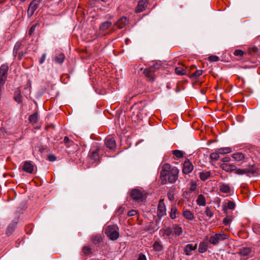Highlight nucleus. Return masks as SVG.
Wrapping results in <instances>:
<instances>
[{"instance_id":"25","label":"nucleus","mask_w":260,"mask_h":260,"mask_svg":"<svg viewBox=\"0 0 260 260\" xmlns=\"http://www.w3.org/2000/svg\"><path fill=\"white\" fill-rule=\"evenodd\" d=\"M197 204L199 206H204L206 205V200L205 197L202 194H200L197 200Z\"/></svg>"},{"instance_id":"52","label":"nucleus","mask_w":260,"mask_h":260,"mask_svg":"<svg viewBox=\"0 0 260 260\" xmlns=\"http://www.w3.org/2000/svg\"><path fill=\"white\" fill-rule=\"evenodd\" d=\"M138 260H147V258L144 254H140L139 256Z\"/></svg>"},{"instance_id":"41","label":"nucleus","mask_w":260,"mask_h":260,"mask_svg":"<svg viewBox=\"0 0 260 260\" xmlns=\"http://www.w3.org/2000/svg\"><path fill=\"white\" fill-rule=\"evenodd\" d=\"M175 72L177 75H182L185 74V71L180 67L175 69Z\"/></svg>"},{"instance_id":"12","label":"nucleus","mask_w":260,"mask_h":260,"mask_svg":"<svg viewBox=\"0 0 260 260\" xmlns=\"http://www.w3.org/2000/svg\"><path fill=\"white\" fill-rule=\"evenodd\" d=\"M105 145L110 149H114L116 147L115 140L112 138H107L105 140Z\"/></svg>"},{"instance_id":"15","label":"nucleus","mask_w":260,"mask_h":260,"mask_svg":"<svg viewBox=\"0 0 260 260\" xmlns=\"http://www.w3.org/2000/svg\"><path fill=\"white\" fill-rule=\"evenodd\" d=\"M251 252V249L249 247H242L239 249L238 254L242 257H246L249 255Z\"/></svg>"},{"instance_id":"16","label":"nucleus","mask_w":260,"mask_h":260,"mask_svg":"<svg viewBox=\"0 0 260 260\" xmlns=\"http://www.w3.org/2000/svg\"><path fill=\"white\" fill-rule=\"evenodd\" d=\"M220 167L226 172H232L236 169V167L235 165L225 163L221 164Z\"/></svg>"},{"instance_id":"21","label":"nucleus","mask_w":260,"mask_h":260,"mask_svg":"<svg viewBox=\"0 0 260 260\" xmlns=\"http://www.w3.org/2000/svg\"><path fill=\"white\" fill-rule=\"evenodd\" d=\"M153 248L155 251H161L164 250V246L160 242L155 241L152 245Z\"/></svg>"},{"instance_id":"40","label":"nucleus","mask_w":260,"mask_h":260,"mask_svg":"<svg viewBox=\"0 0 260 260\" xmlns=\"http://www.w3.org/2000/svg\"><path fill=\"white\" fill-rule=\"evenodd\" d=\"M20 46H21V43L19 42L17 43L15 45L14 49H13V53L15 56L16 55V54L18 53V51L19 50Z\"/></svg>"},{"instance_id":"45","label":"nucleus","mask_w":260,"mask_h":260,"mask_svg":"<svg viewBox=\"0 0 260 260\" xmlns=\"http://www.w3.org/2000/svg\"><path fill=\"white\" fill-rule=\"evenodd\" d=\"M82 251L85 254H88L91 252V249L89 247L85 246Z\"/></svg>"},{"instance_id":"3","label":"nucleus","mask_w":260,"mask_h":260,"mask_svg":"<svg viewBox=\"0 0 260 260\" xmlns=\"http://www.w3.org/2000/svg\"><path fill=\"white\" fill-rule=\"evenodd\" d=\"M228 238V236L224 233H216L211 236L209 238L210 243L216 245L220 241H223Z\"/></svg>"},{"instance_id":"2","label":"nucleus","mask_w":260,"mask_h":260,"mask_svg":"<svg viewBox=\"0 0 260 260\" xmlns=\"http://www.w3.org/2000/svg\"><path fill=\"white\" fill-rule=\"evenodd\" d=\"M105 233L111 240H116L119 236V228L116 225H108L106 228Z\"/></svg>"},{"instance_id":"29","label":"nucleus","mask_w":260,"mask_h":260,"mask_svg":"<svg viewBox=\"0 0 260 260\" xmlns=\"http://www.w3.org/2000/svg\"><path fill=\"white\" fill-rule=\"evenodd\" d=\"M178 213V210L175 206H172L171 209L170 216L172 219H175L176 217V214Z\"/></svg>"},{"instance_id":"14","label":"nucleus","mask_w":260,"mask_h":260,"mask_svg":"<svg viewBox=\"0 0 260 260\" xmlns=\"http://www.w3.org/2000/svg\"><path fill=\"white\" fill-rule=\"evenodd\" d=\"M160 233L164 239H170L172 234V230L170 228L161 229L160 230Z\"/></svg>"},{"instance_id":"4","label":"nucleus","mask_w":260,"mask_h":260,"mask_svg":"<svg viewBox=\"0 0 260 260\" xmlns=\"http://www.w3.org/2000/svg\"><path fill=\"white\" fill-rule=\"evenodd\" d=\"M132 198L136 202H142L145 198V194L143 191L137 189H134L131 192Z\"/></svg>"},{"instance_id":"43","label":"nucleus","mask_w":260,"mask_h":260,"mask_svg":"<svg viewBox=\"0 0 260 260\" xmlns=\"http://www.w3.org/2000/svg\"><path fill=\"white\" fill-rule=\"evenodd\" d=\"M203 73L202 70H197L195 72H194L192 75V77L197 78L200 76Z\"/></svg>"},{"instance_id":"9","label":"nucleus","mask_w":260,"mask_h":260,"mask_svg":"<svg viewBox=\"0 0 260 260\" xmlns=\"http://www.w3.org/2000/svg\"><path fill=\"white\" fill-rule=\"evenodd\" d=\"M35 165L31 161L23 162L22 170L28 173L31 174L34 171Z\"/></svg>"},{"instance_id":"8","label":"nucleus","mask_w":260,"mask_h":260,"mask_svg":"<svg viewBox=\"0 0 260 260\" xmlns=\"http://www.w3.org/2000/svg\"><path fill=\"white\" fill-rule=\"evenodd\" d=\"M41 2V0H33L30 4L27 13L30 16H32L35 11L38 8L39 5Z\"/></svg>"},{"instance_id":"18","label":"nucleus","mask_w":260,"mask_h":260,"mask_svg":"<svg viewBox=\"0 0 260 260\" xmlns=\"http://www.w3.org/2000/svg\"><path fill=\"white\" fill-rule=\"evenodd\" d=\"M128 23L126 17H123L120 18L116 23L117 27L119 29L124 27Z\"/></svg>"},{"instance_id":"36","label":"nucleus","mask_w":260,"mask_h":260,"mask_svg":"<svg viewBox=\"0 0 260 260\" xmlns=\"http://www.w3.org/2000/svg\"><path fill=\"white\" fill-rule=\"evenodd\" d=\"M173 154L175 155L177 158H180L183 157V153L182 151L179 150H175L173 151Z\"/></svg>"},{"instance_id":"55","label":"nucleus","mask_w":260,"mask_h":260,"mask_svg":"<svg viewBox=\"0 0 260 260\" xmlns=\"http://www.w3.org/2000/svg\"><path fill=\"white\" fill-rule=\"evenodd\" d=\"M123 208L122 207H120L118 210H117V213L119 214H122V213L123 212Z\"/></svg>"},{"instance_id":"11","label":"nucleus","mask_w":260,"mask_h":260,"mask_svg":"<svg viewBox=\"0 0 260 260\" xmlns=\"http://www.w3.org/2000/svg\"><path fill=\"white\" fill-rule=\"evenodd\" d=\"M145 75L148 77L150 80H153L155 77L154 75V68L150 67L146 69L144 71Z\"/></svg>"},{"instance_id":"13","label":"nucleus","mask_w":260,"mask_h":260,"mask_svg":"<svg viewBox=\"0 0 260 260\" xmlns=\"http://www.w3.org/2000/svg\"><path fill=\"white\" fill-rule=\"evenodd\" d=\"M147 2L146 0L139 1L136 10V12L140 13L143 11L147 6Z\"/></svg>"},{"instance_id":"26","label":"nucleus","mask_w":260,"mask_h":260,"mask_svg":"<svg viewBox=\"0 0 260 260\" xmlns=\"http://www.w3.org/2000/svg\"><path fill=\"white\" fill-rule=\"evenodd\" d=\"M211 173L209 171H205L200 173V177L202 181H205L210 176Z\"/></svg>"},{"instance_id":"24","label":"nucleus","mask_w":260,"mask_h":260,"mask_svg":"<svg viewBox=\"0 0 260 260\" xmlns=\"http://www.w3.org/2000/svg\"><path fill=\"white\" fill-rule=\"evenodd\" d=\"M174 231V234L176 236H179L181 235L182 233V229L181 226L178 225H175L173 228Z\"/></svg>"},{"instance_id":"22","label":"nucleus","mask_w":260,"mask_h":260,"mask_svg":"<svg viewBox=\"0 0 260 260\" xmlns=\"http://www.w3.org/2000/svg\"><path fill=\"white\" fill-rule=\"evenodd\" d=\"M103 237V235L102 234H98L95 235L92 238V242L95 245L100 244L102 242Z\"/></svg>"},{"instance_id":"62","label":"nucleus","mask_w":260,"mask_h":260,"mask_svg":"<svg viewBox=\"0 0 260 260\" xmlns=\"http://www.w3.org/2000/svg\"><path fill=\"white\" fill-rule=\"evenodd\" d=\"M22 55H23V54H22V53L21 54H19V59H21V56H22Z\"/></svg>"},{"instance_id":"61","label":"nucleus","mask_w":260,"mask_h":260,"mask_svg":"<svg viewBox=\"0 0 260 260\" xmlns=\"http://www.w3.org/2000/svg\"><path fill=\"white\" fill-rule=\"evenodd\" d=\"M196 189V185L195 186H192L191 188H190V190H192V191H193L194 190Z\"/></svg>"},{"instance_id":"27","label":"nucleus","mask_w":260,"mask_h":260,"mask_svg":"<svg viewBox=\"0 0 260 260\" xmlns=\"http://www.w3.org/2000/svg\"><path fill=\"white\" fill-rule=\"evenodd\" d=\"M233 157L235 160L239 161L244 158V155L241 152L235 153L233 154Z\"/></svg>"},{"instance_id":"58","label":"nucleus","mask_w":260,"mask_h":260,"mask_svg":"<svg viewBox=\"0 0 260 260\" xmlns=\"http://www.w3.org/2000/svg\"><path fill=\"white\" fill-rule=\"evenodd\" d=\"M157 229H158V228H152V227H150V226L148 228V230L156 231Z\"/></svg>"},{"instance_id":"56","label":"nucleus","mask_w":260,"mask_h":260,"mask_svg":"<svg viewBox=\"0 0 260 260\" xmlns=\"http://www.w3.org/2000/svg\"><path fill=\"white\" fill-rule=\"evenodd\" d=\"M64 142L65 143L67 144L70 142V140L68 137H65L64 138Z\"/></svg>"},{"instance_id":"6","label":"nucleus","mask_w":260,"mask_h":260,"mask_svg":"<svg viewBox=\"0 0 260 260\" xmlns=\"http://www.w3.org/2000/svg\"><path fill=\"white\" fill-rule=\"evenodd\" d=\"M198 247V244H187L184 247V252L185 255L190 256L192 255V251L196 250Z\"/></svg>"},{"instance_id":"5","label":"nucleus","mask_w":260,"mask_h":260,"mask_svg":"<svg viewBox=\"0 0 260 260\" xmlns=\"http://www.w3.org/2000/svg\"><path fill=\"white\" fill-rule=\"evenodd\" d=\"M9 67L7 64H3L0 67V84L3 85L7 78Z\"/></svg>"},{"instance_id":"53","label":"nucleus","mask_w":260,"mask_h":260,"mask_svg":"<svg viewBox=\"0 0 260 260\" xmlns=\"http://www.w3.org/2000/svg\"><path fill=\"white\" fill-rule=\"evenodd\" d=\"M48 159L51 161H53L56 160V157L53 155H49L48 156Z\"/></svg>"},{"instance_id":"1","label":"nucleus","mask_w":260,"mask_h":260,"mask_svg":"<svg viewBox=\"0 0 260 260\" xmlns=\"http://www.w3.org/2000/svg\"><path fill=\"white\" fill-rule=\"evenodd\" d=\"M179 170L176 167L171 168L170 165L165 164L160 172V176L163 184L167 182L166 177H168V181L174 183L178 178Z\"/></svg>"},{"instance_id":"34","label":"nucleus","mask_w":260,"mask_h":260,"mask_svg":"<svg viewBox=\"0 0 260 260\" xmlns=\"http://www.w3.org/2000/svg\"><path fill=\"white\" fill-rule=\"evenodd\" d=\"M246 171H252V172H247L246 174L248 176L249 174H254L256 172L257 168L252 166H249L248 168L244 169Z\"/></svg>"},{"instance_id":"54","label":"nucleus","mask_w":260,"mask_h":260,"mask_svg":"<svg viewBox=\"0 0 260 260\" xmlns=\"http://www.w3.org/2000/svg\"><path fill=\"white\" fill-rule=\"evenodd\" d=\"M30 83L29 82H28L26 85V87H25V89L27 90L29 92H30Z\"/></svg>"},{"instance_id":"32","label":"nucleus","mask_w":260,"mask_h":260,"mask_svg":"<svg viewBox=\"0 0 260 260\" xmlns=\"http://www.w3.org/2000/svg\"><path fill=\"white\" fill-rule=\"evenodd\" d=\"M90 159L92 160V162H96L99 158V155L98 150L94 151L90 155Z\"/></svg>"},{"instance_id":"59","label":"nucleus","mask_w":260,"mask_h":260,"mask_svg":"<svg viewBox=\"0 0 260 260\" xmlns=\"http://www.w3.org/2000/svg\"><path fill=\"white\" fill-rule=\"evenodd\" d=\"M12 3H14L13 4H16L17 2H20V0H11Z\"/></svg>"},{"instance_id":"50","label":"nucleus","mask_w":260,"mask_h":260,"mask_svg":"<svg viewBox=\"0 0 260 260\" xmlns=\"http://www.w3.org/2000/svg\"><path fill=\"white\" fill-rule=\"evenodd\" d=\"M36 25H33L30 28L29 31H28V34L30 36L31 35L34 33V32L36 29Z\"/></svg>"},{"instance_id":"42","label":"nucleus","mask_w":260,"mask_h":260,"mask_svg":"<svg viewBox=\"0 0 260 260\" xmlns=\"http://www.w3.org/2000/svg\"><path fill=\"white\" fill-rule=\"evenodd\" d=\"M235 203L231 201H229L227 203V208L229 209L234 210L235 208Z\"/></svg>"},{"instance_id":"51","label":"nucleus","mask_w":260,"mask_h":260,"mask_svg":"<svg viewBox=\"0 0 260 260\" xmlns=\"http://www.w3.org/2000/svg\"><path fill=\"white\" fill-rule=\"evenodd\" d=\"M46 56L45 54H43L42 55V56H41V57L40 58V60H39L40 63L41 64H42L44 62L45 60L46 59Z\"/></svg>"},{"instance_id":"39","label":"nucleus","mask_w":260,"mask_h":260,"mask_svg":"<svg viewBox=\"0 0 260 260\" xmlns=\"http://www.w3.org/2000/svg\"><path fill=\"white\" fill-rule=\"evenodd\" d=\"M205 214L206 216H208L209 218H211L213 216V212L211 211V209L208 207H206V208Z\"/></svg>"},{"instance_id":"19","label":"nucleus","mask_w":260,"mask_h":260,"mask_svg":"<svg viewBox=\"0 0 260 260\" xmlns=\"http://www.w3.org/2000/svg\"><path fill=\"white\" fill-rule=\"evenodd\" d=\"M182 214L184 218L189 220H193L194 217L193 213L187 209L183 210Z\"/></svg>"},{"instance_id":"31","label":"nucleus","mask_w":260,"mask_h":260,"mask_svg":"<svg viewBox=\"0 0 260 260\" xmlns=\"http://www.w3.org/2000/svg\"><path fill=\"white\" fill-rule=\"evenodd\" d=\"M29 120L30 122L32 123H36L38 121V113H35L32 115H31L29 117Z\"/></svg>"},{"instance_id":"35","label":"nucleus","mask_w":260,"mask_h":260,"mask_svg":"<svg viewBox=\"0 0 260 260\" xmlns=\"http://www.w3.org/2000/svg\"><path fill=\"white\" fill-rule=\"evenodd\" d=\"M14 99L18 103H20L22 102L21 95L20 94V91L18 90L15 91L14 95Z\"/></svg>"},{"instance_id":"17","label":"nucleus","mask_w":260,"mask_h":260,"mask_svg":"<svg viewBox=\"0 0 260 260\" xmlns=\"http://www.w3.org/2000/svg\"><path fill=\"white\" fill-rule=\"evenodd\" d=\"M219 187L220 191L223 193H230L231 191V187L229 184L224 183H219Z\"/></svg>"},{"instance_id":"47","label":"nucleus","mask_w":260,"mask_h":260,"mask_svg":"<svg viewBox=\"0 0 260 260\" xmlns=\"http://www.w3.org/2000/svg\"><path fill=\"white\" fill-rule=\"evenodd\" d=\"M137 213H138V211L137 210H132L129 211L128 212L127 215L128 216H133L136 215L137 214Z\"/></svg>"},{"instance_id":"28","label":"nucleus","mask_w":260,"mask_h":260,"mask_svg":"<svg viewBox=\"0 0 260 260\" xmlns=\"http://www.w3.org/2000/svg\"><path fill=\"white\" fill-rule=\"evenodd\" d=\"M175 187H172L171 188V189L169 190L167 193V196L169 200L170 201H173L175 199L174 198V194H175Z\"/></svg>"},{"instance_id":"46","label":"nucleus","mask_w":260,"mask_h":260,"mask_svg":"<svg viewBox=\"0 0 260 260\" xmlns=\"http://www.w3.org/2000/svg\"><path fill=\"white\" fill-rule=\"evenodd\" d=\"M234 54L235 56H242L244 54V52L241 50H236L235 51Z\"/></svg>"},{"instance_id":"44","label":"nucleus","mask_w":260,"mask_h":260,"mask_svg":"<svg viewBox=\"0 0 260 260\" xmlns=\"http://www.w3.org/2000/svg\"><path fill=\"white\" fill-rule=\"evenodd\" d=\"M209 60L212 62L217 61L219 60V58L216 55H211L208 57Z\"/></svg>"},{"instance_id":"20","label":"nucleus","mask_w":260,"mask_h":260,"mask_svg":"<svg viewBox=\"0 0 260 260\" xmlns=\"http://www.w3.org/2000/svg\"><path fill=\"white\" fill-rule=\"evenodd\" d=\"M208 248V243L206 242H201L199 246L198 251L200 253L206 252Z\"/></svg>"},{"instance_id":"33","label":"nucleus","mask_w":260,"mask_h":260,"mask_svg":"<svg viewBox=\"0 0 260 260\" xmlns=\"http://www.w3.org/2000/svg\"><path fill=\"white\" fill-rule=\"evenodd\" d=\"M64 58L65 56L63 54H59L55 57V61L58 63H61L64 61Z\"/></svg>"},{"instance_id":"30","label":"nucleus","mask_w":260,"mask_h":260,"mask_svg":"<svg viewBox=\"0 0 260 260\" xmlns=\"http://www.w3.org/2000/svg\"><path fill=\"white\" fill-rule=\"evenodd\" d=\"M217 150L219 154H223L230 153L232 151V149L230 147H223L219 148Z\"/></svg>"},{"instance_id":"23","label":"nucleus","mask_w":260,"mask_h":260,"mask_svg":"<svg viewBox=\"0 0 260 260\" xmlns=\"http://www.w3.org/2000/svg\"><path fill=\"white\" fill-rule=\"evenodd\" d=\"M112 25V22L109 21L103 22L100 26V30L104 31L110 28Z\"/></svg>"},{"instance_id":"10","label":"nucleus","mask_w":260,"mask_h":260,"mask_svg":"<svg viewBox=\"0 0 260 260\" xmlns=\"http://www.w3.org/2000/svg\"><path fill=\"white\" fill-rule=\"evenodd\" d=\"M193 167L189 160L185 161L183 165V172L185 174H189L193 170Z\"/></svg>"},{"instance_id":"63","label":"nucleus","mask_w":260,"mask_h":260,"mask_svg":"<svg viewBox=\"0 0 260 260\" xmlns=\"http://www.w3.org/2000/svg\"><path fill=\"white\" fill-rule=\"evenodd\" d=\"M26 0H20V3L25 2Z\"/></svg>"},{"instance_id":"60","label":"nucleus","mask_w":260,"mask_h":260,"mask_svg":"<svg viewBox=\"0 0 260 260\" xmlns=\"http://www.w3.org/2000/svg\"><path fill=\"white\" fill-rule=\"evenodd\" d=\"M11 230L12 231H13L14 230V228H11V226H9L8 228V231H10Z\"/></svg>"},{"instance_id":"49","label":"nucleus","mask_w":260,"mask_h":260,"mask_svg":"<svg viewBox=\"0 0 260 260\" xmlns=\"http://www.w3.org/2000/svg\"><path fill=\"white\" fill-rule=\"evenodd\" d=\"M232 220L230 218L226 217L223 219V222L225 225H228L230 223H231Z\"/></svg>"},{"instance_id":"48","label":"nucleus","mask_w":260,"mask_h":260,"mask_svg":"<svg viewBox=\"0 0 260 260\" xmlns=\"http://www.w3.org/2000/svg\"><path fill=\"white\" fill-rule=\"evenodd\" d=\"M258 51V48L257 47H253L249 49V53L250 54H252V53H256Z\"/></svg>"},{"instance_id":"57","label":"nucleus","mask_w":260,"mask_h":260,"mask_svg":"<svg viewBox=\"0 0 260 260\" xmlns=\"http://www.w3.org/2000/svg\"><path fill=\"white\" fill-rule=\"evenodd\" d=\"M230 158L229 157H224L222 159V161L224 162H228L230 160Z\"/></svg>"},{"instance_id":"37","label":"nucleus","mask_w":260,"mask_h":260,"mask_svg":"<svg viewBox=\"0 0 260 260\" xmlns=\"http://www.w3.org/2000/svg\"><path fill=\"white\" fill-rule=\"evenodd\" d=\"M234 171H235V173L236 174L239 175L246 174L247 172H252V171H249V170L246 171L245 169H237V168Z\"/></svg>"},{"instance_id":"38","label":"nucleus","mask_w":260,"mask_h":260,"mask_svg":"<svg viewBox=\"0 0 260 260\" xmlns=\"http://www.w3.org/2000/svg\"><path fill=\"white\" fill-rule=\"evenodd\" d=\"M219 153L217 152L216 150L215 152L212 153L210 154V158L211 159L213 160H218L219 158Z\"/></svg>"},{"instance_id":"7","label":"nucleus","mask_w":260,"mask_h":260,"mask_svg":"<svg viewBox=\"0 0 260 260\" xmlns=\"http://www.w3.org/2000/svg\"><path fill=\"white\" fill-rule=\"evenodd\" d=\"M166 214V208L164 202V200H160L159 202L157 207V215L161 218L162 216Z\"/></svg>"}]
</instances>
